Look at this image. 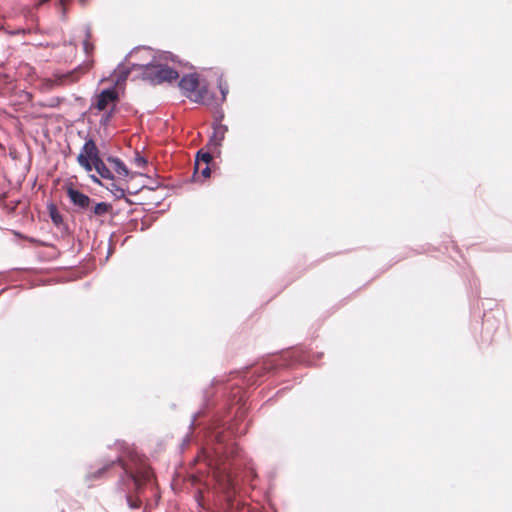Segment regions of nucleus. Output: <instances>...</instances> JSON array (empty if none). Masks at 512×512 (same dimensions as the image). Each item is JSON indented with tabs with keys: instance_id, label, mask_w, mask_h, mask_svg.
Listing matches in <instances>:
<instances>
[{
	"instance_id": "nucleus-1",
	"label": "nucleus",
	"mask_w": 512,
	"mask_h": 512,
	"mask_svg": "<svg viewBox=\"0 0 512 512\" xmlns=\"http://www.w3.org/2000/svg\"><path fill=\"white\" fill-rule=\"evenodd\" d=\"M131 463H124V474H122L117 482V487L120 491L124 492L127 505L131 509L140 507V500L133 499L130 491L138 492L142 487L150 482L153 473L146 463L145 459L138 453H130Z\"/></svg>"
},
{
	"instance_id": "nucleus-2",
	"label": "nucleus",
	"mask_w": 512,
	"mask_h": 512,
	"mask_svg": "<svg viewBox=\"0 0 512 512\" xmlns=\"http://www.w3.org/2000/svg\"><path fill=\"white\" fill-rule=\"evenodd\" d=\"M238 454V447L235 445L224 446L222 448H215L214 454H205V461L211 470L214 479L221 488V490L230 497V492L235 487L234 478L231 472V463H228L230 458L236 457Z\"/></svg>"
},
{
	"instance_id": "nucleus-3",
	"label": "nucleus",
	"mask_w": 512,
	"mask_h": 512,
	"mask_svg": "<svg viewBox=\"0 0 512 512\" xmlns=\"http://www.w3.org/2000/svg\"><path fill=\"white\" fill-rule=\"evenodd\" d=\"M77 161L87 172L92 171L94 168L100 178L111 181L115 179L113 172L106 166L103 159L100 157L99 150L92 138L86 139L77 156Z\"/></svg>"
},
{
	"instance_id": "nucleus-4",
	"label": "nucleus",
	"mask_w": 512,
	"mask_h": 512,
	"mask_svg": "<svg viewBox=\"0 0 512 512\" xmlns=\"http://www.w3.org/2000/svg\"><path fill=\"white\" fill-rule=\"evenodd\" d=\"M178 86L183 95L195 103L211 105L214 102V94L206 86L200 87L197 73L184 75Z\"/></svg>"
},
{
	"instance_id": "nucleus-5",
	"label": "nucleus",
	"mask_w": 512,
	"mask_h": 512,
	"mask_svg": "<svg viewBox=\"0 0 512 512\" xmlns=\"http://www.w3.org/2000/svg\"><path fill=\"white\" fill-rule=\"evenodd\" d=\"M133 67L141 68L142 79L152 85L161 84L163 82L171 83L179 77L178 72L173 68L161 63H155L154 61L146 64H133Z\"/></svg>"
},
{
	"instance_id": "nucleus-6",
	"label": "nucleus",
	"mask_w": 512,
	"mask_h": 512,
	"mask_svg": "<svg viewBox=\"0 0 512 512\" xmlns=\"http://www.w3.org/2000/svg\"><path fill=\"white\" fill-rule=\"evenodd\" d=\"M130 453H138V452L135 451L134 449H130L128 447L125 448L123 453L121 455H119L118 457H116L115 460H111V461L103 464L101 467H99L95 471L88 472L86 475L87 480L91 481V480L103 478L106 475V473L109 471V469L111 467H113L116 463L119 464L121 466L122 470L124 471L123 464L131 463V460L129 457Z\"/></svg>"
},
{
	"instance_id": "nucleus-7",
	"label": "nucleus",
	"mask_w": 512,
	"mask_h": 512,
	"mask_svg": "<svg viewBox=\"0 0 512 512\" xmlns=\"http://www.w3.org/2000/svg\"><path fill=\"white\" fill-rule=\"evenodd\" d=\"M222 118L223 115H220V117L213 122V133L209 137V141L206 145L210 151H216L221 147L222 141L224 140L226 132L228 131V127L221 123Z\"/></svg>"
},
{
	"instance_id": "nucleus-8",
	"label": "nucleus",
	"mask_w": 512,
	"mask_h": 512,
	"mask_svg": "<svg viewBox=\"0 0 512 512\" xmlns=\"http://www.w3.org/2000/svg\"><path fill=\"white\" fill-rule=\"evenodd\" d=\"M66 192L70 202L79 210L84 211L90 207L92 199L88 195L82 193L72 186L67 187Z\"/></svg>"
},
{
	"instance_id": "nucleus-9",
	"label": "nucleus",
	"mask_w": 512,
	"mask_h": 512,
	"mask_svg": "<svg viewBox=\"0 0 512 512\" xmlns=\"http://www.w3.org/2000/svg\"><path fill=\"white\" fill-rule=\"evenodd\" d=\"M118 100V93L114 86L106 88L102 90L97 96H96V103L95 107L102 111L104 110L109 103L114 102Z\"/></svg>"
},
{
	"instance_id": "nucleus-10",
	"label": "nucleus",
	"mask_w": 512,
	"mask_h": 512,
	"mask_svg": "<svg viewBox=\"0 0 512 512\" xmlns=\"http://www.w3.org/2000/svg\"><path fill=\"white\" fill-rule=\"evenodd\" d=\"M107 161L112 165L114 171L123 177H127L130 175V171L125 165V163L118 157L108 156Z\"/></svg>"
},
{
	"instance_id": "nucleus-11",
	"label": "nucleus",
	"mask_w": 512,
	"mask_h": 512,
	"mask_svg": "<svg viewBox=\"0 0 512 512\" xmlns=\"http://www.w3.org/2000/svg\"><path fill=\"white\" fill-rule=\"evenodd\" d=\"M111 208H112V206L109 203L98 202L91 209L90 218L92 216H102V215L108 213Z\"/></svg>"
},
{
	"instance_id": "nucleus-12",
	"label": "nucleus",
	"mask_w": 512,
	"mask_h": 512,
	"mask_svg": "<svg viewBox=\"0 0 512 512\" xmlns=\"http://www.w3.org/2000/svg\"><path fill=\"white\" fill-rule=\"evenodd\" d=\"M105 187L113 196L115 199H122L125 198V190L124 188L118 186L114 180L109 185H104Z\"/></svg>"
},
{
	"instance_id": "nucleus-13",
	"label": "nucleus",
	"mask_w": 512,
	"mask_h": 512,
	"mask_svg": "<svg viewBox=\"0 0 512 512\" xmlns=\"http://www.w3.org/2000/svg\"><path fill=\"white\" fill-rule=\"evenodd\" d=\"M211 152L212 151H206L204 152L203 150H199L196 154V158H195V172H197L198 170V166H199V161H202L204 162L205 164H209L210 161L212 160V155H211Z\"/></svg>"
},
{
	"instance_id": "nucleus-14",
	"label": "nucleus",
	"mask_w": 512,
	"mask_h": 512,
	"mask_svg": "<svg viewBox=\"0 0 512 512\" xmlns=\"http://www.w3.org/2000/svg\"><path fill=\"white\" fill-rule=\"evenodd\" d=\"M48 210H49V216L52 220V222L56 225V226H59L60 224L63 223V217L62 215L60 214V212L58 211V208L56 207V205L54 204H50L48 206Z\"/></svg>"
},
{
	"instance_id": "nucleus-15",
	"label": "nucleus",
	"mask_w": 512,
	"mask_h": 512,
	"mask_svg": "<svg viewBox=\"0 0 512 512\" xmlns=\"http://www.w3.org/2000/svg\"><path fill=\"white\" fill-rule=\"evenodd\" d=\"M218 87L221 93V103L225 101L226 96L228 94V86L226 83L222 82V79H219Z\"/></svg>"
},
{
	"instance_id": "nucleus-16",
	"label": "nucleus",
	"mask_w": 512,
	"mask_h": 512,
	"mask_svg": "<svg viewBox=\"0 0 512 512\" xmlns=\"http://www.w3.org/2000/svg\"><path fill=\"white\" fill-rule=\"evenodd\" d=\"M85 33H86V39L83 41V48H84V51L86 52V54H89L90 49H92V46L89 43V37H90V30H89V28L85 29Z\"/></svg>"
},
{
	"instance_id": "nucleus-17",
	"label": "nucleus",
	"mask_w": 512,
	"mask_h": 512,
	"mask_svg": "<svg viewBox=\"0 0 512 512\" xmlns=\"http://www.w3.org/2000/svg\"><path fill=\"white\" fill-rule=\"evenodd\" d=\"M134 163L138 167H144L147 164V159L141 156L139 153H137L134 158Z\"/></svg>"
},
{
	"instance_id": "nucleus-18",
	"label": "nucleus",
	"mask_w": 512,
	"mask_h": 512,
	"mask_svg": "<svg viewBox=\"0 0 512 512\" xmlns=\"http://www.w3.org/2000/svg\"><path fill=\"white\" fill-rule=\"evenodd\" d=\"M114 108H112L111 110L105 112L100 120V123L105 125L109 122L110 118L112 117L113 113H114Z\"/></svg>"
},
{
	"instance_id": "nucleus-19",
	"label": "nucleus",
	"mask_w": 512,
	"mask_h": 512,
	"mask_svg": "<svg viewBox=\"0 0 512 512\" xmlns=\"http://www.w3.org/2000/svg\"><path fill=\"white\" fill-rule=\"evenodd\" d=\"M129 73H130L129 70L120 71L118 79H117V82L126 80L128 75H129Z\"/></svg>"
},
{
	"instance_id": "nucleus-20",
	"label": "nucleus",
	"mask_w": 512,
	"mask_h": 512,
	"mask_svg": "<svg viewBox=\"0 0 512 512\" xmlns=\"http://www.w3.org/2000/svg\"><path fill=\"white\" fill-rule=\"evenodd\" d=\"M90 179L92 180L93 183L97 184V185H100V186H104V184L102 183L101 179H100V176H96L94 174H91L89 175Z\"/></svg>"
},
{
	"instance_id": "nucleus-21",
	"label": "nucleus",
	"mask_w": 512,
	"mask_h": 512,
	"mask_svg": "<svg viewBox=\"0 0 512 512\" xmlns=\"http://www.w3.org/2000/svg\"><path fill=\"white\" fill-rule=\"evenodd\" d=\"M210 173H211V170L208 166V164H206V166L202 169L201 171V175L205 178L209 177L210 176Z\"/></svg>"
},
{
	"instance_id": "nucleus-22",
	"label": "nucleus",
	"mask_w": 512,
	"mask_h": 512,
	"mask_svg": "<svg viewBox=\"0 0 512 512\" xmlns=\"http://www.w3.org/2000/svg\"><path fill=\"white\" fill-rule=\"evenodd\" d=\"M199 415H200V412H196V413L193 415V417H192V419H191V421H190V424H189V428H190V430H191V431L193 430V428H194V426H195V421H196V419L198 418V416H199Z\"/></svg>"
},
{
	"instance_id": "nucleus-23",
	"label": "nucleus",
	"mask_w": 512,
	"mask_h": 512,
	"mask_svg": "<svg viewBox=\"0 0 512 512\" xmlns=\"http://www.w3.org/2000/svg\"><path fill=\"white\" fill-rule=\"evenodd\" d=\"M190 442V434L186 435L183 439V446L187 445Z\"/></svg>"
},
{
	"instance_id": "nucleus-24",
	"label": "nucleus",
	"mask_w": 512,
	"mask_h": 512,
	"mask_svg": "<svg viewBox=\"0 0 512 512\" xmlns=\"http://www.w3.org/2000/svg\"><path fill=\"white\" fill-rule=\"evenodd\" d=\"M216 440H217L218 444H222L223 443V439H222V437L220 435L216 436Z\"/></svg>"
},
{
	"instance_id": "nucleus-25",
	"label": "nucleus",
	"mask_w": 512,
	"mask_h": 512,
	"mask_svg": "<svg viewBox=\"0 0 512 512\" xmlns=\"http://www.w3.org/2000/svg\"><path fill=\"white\" fill-rule=\"evenodd\" d=\"M47 1H48V0H40V1L38 2V5H41V4H43V3L47 2Z\"/></svg>"
},
{
	"instance_id": "nucleus-26",
	"label": "nucleus",
	"mask_w": 512,
	"mask_h": 512,
	"mask_svg": "<svg viewBox=\"0 0 512 512\" xmlns=\"http://www.w3.org/2000/svg\"><path fill=\"white\" fill-rule=\"evenodd\" d=\"M68 0H59V2L64 5Z\"/></svg>"
},
{
	"instance_id": "nucleus-27",
	"label": "nucleus",
	"mask_w": 512,
	"mask_h": 512,
	"mask_svg": "<svg viewBox=\"0 0 512 512\" xmlns=\"http://www.w3.org/2000/svg\"><path fill=\"white\" fill-rule=\"evenodd\" d=\"M138 190H135L134 192H130L131 194H137Z\"/></svg>"
},
{
	"instance_id": "nucleus-28",
	"label": "nucleus",
	"mask_w": 512,
	"mask_h": 512,
	"mask_svg": "<svg viewBox=\"0 0 512 512\" xmlns=\"http://www.w3.org/2000/svg\"><path fill=\"white\" fill-rule=\"evenodd\" d=\"M80 1H81L82 3H84V2H85V0H80Z\"/></svg>"
}]
</instances>
